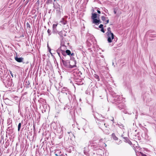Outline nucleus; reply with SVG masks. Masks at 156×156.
<instances>
[{
	"instance_id": "nucleus-23",
	"label": "nucleus",
	"mask_w": 156,
	"mask_h": 156,
	"mask_svg": "<svg viewBox=\"0 0 156 156\" xmlns=\"http://www.w3.org/2000/svg\"><path fill=\"white\" fill-rule=\"evenodd\" d=\"M23 123V121H22L21 122L19 123L18 126V130L19 131L21 129V125Z\"/></svg>"
},
{
	"instance_id": "nucleus-21",
	"label": "nucleus",
	"mask_w": 156,
	"mask_h": 156,
	"mask_svg": "<svg viewBox=\"0 0 156 156\" xmlns=\"http://www.w3.org/2000/svg\"><path fill=\"white\" fill-rule=\"evenodd\" d=\"M59 23H61L62 24L65 25L67 24V21L66 20H65L64 18H62Z\"/></svg>"
},
{
	"instance_id": "nucleus-36",
	"label": "nucleus",
	"mask_w": 156,
	"mask_h": 156,
	"mask_svg": "<svg viewBox=\"0 0 156 156\" xmlns=\"http://www.w3.org/2000/svg\"><path fill=\"white\" fill-rule=\"evenodd\" d=\"M94 144V141H90L89 142V144L88 145V147H89L90 146V145H93V144Z\"/></svg>"
},
{
	"instance_id": "nucleus-33",
	"label": "nucleus",
	"mask_w": 156,
	"mask_h": 156,
	"mask_svg": "<svg viewBox=\"0 0 156 156\" xmlns=\"http://www.w3.org/2000/svg\"><path fill=\"white\" fill-rule=\"evenodd\" d=\"M91 147L94 149V150L96 151V149L98 147V146L96 145H91Z\"/></svg>"
},
{
	"instance_id": "nucleus-26",
	"label": "nucleus",
	"mask_w": 156,
	"mask_h": 156,
	"mask_svg": "<svg viewBox=\"0 0 156 156\" xmlns=\"http://www.w3.org/2000/svg\"><path fill=\"white\" fill-rule=\"evenodd\" d=\"M53 7L55 9H57V8H60V5L58 4H55L54 3H53Z\"/></svg>"
},
{
	"instance_id": "nucleus-12",
	"label": "nucleus",
	"mask_w": 156,
	"mask_h": 156,
	"mask_svg": "<svg viewBox=\"0 0 156 156\" xmlns=\"http://www.w3.org/2000/svg\"><path fill=\"white\" fill-rule=\"evenodd\" d=\"M24 85L27 88H29L30 87V83L29 81L25 80L24 82Z\"/></svg>"
},
{
	"instance_id": "nucleus-39",
	"label": "nucleus",
	"mask_w": 156,
	"mask_h": 156,
	"mask_svg": "<svg viewBox=\"0 0 156 156\" xmlns=\"http://www.w3.org/2000/svg\"><path fill=\"white\" fill-rule=\"evenodd\" d=\"M8 124H12V121L9 118L7 120Z\"/></svg>"
},
{
	"instance_id": "nucleus-62",
	"label": "nucleus",
	"mask_w": 156,
	"mask_h": 156,
	"mask_svg": "<svg viewBox=\"0 0 156 156\" xmlns=\"http://www.w3.org/2000/svg\"><path fill=\"white\" fill-rule=\"evenodd\" d=\"M29 2V0H27L25 2V5H26Z\"/></svg>"
},
{
	"instance_id": "nucleus-29",
	"label": "nucleus",
	"mask_w": 156,
	"mask_h": 156,
	"mask_svg": "<svg viewBox=\"0 0 156 156\" xmlns=\"http://www.w3.org/2000/svg\"><path fill=\"white\" fill-rule=\"evenodd\" d=\"M58 31L57 30L56 28H53L52 33L54 34H57Z\"/></svg>"
},
{
	"instance_id": "nucleus-10",
	"label": "nucleus",
	"mask_w": 156,
	"mask_h": 156,
	"mask_svg": "<svg viewBox=\"0 0 156 156\" xmlns=\"http://www.w3.org/2000/svg\"><path fill=\"white\" fill-rule=\"evenodd\" d=\"M9 25L8 23H5L0 27V29L2 31H6L8 29Z\"/></svg>"
},
{
	"instance_id": "nucleus-18",
	"label": "nucleus",
	"mask_w": 156,
	"mask_h": 156,
	"mask_svg": "<svg viewBox=\"0 0 156 156\" xmlns=\"http://www.w3.org/2000/svg\"><path fill=\"white\" fill-rule=\"evenodd\" d=\"M123 138L124 139V141L126 143H127L129 145H132V143L131 141L126 137H124Z\"/></svg>"
},
{
	"instance_id": "nucleus-54",
	"label": "nucleus",
	"mask_w": 156,
	"mask_h": 156,
	"mask_svg": "<svg viewBox=\"0 0 156 156\" xmlns=\"http://www.w3.org/2000/svg\"><path fill=\"white\" fill-rule=\"evenodd\" d=\"M78 80H77V81H76V84H77V85H80L81 84H80V83H81V82H80V81H78Z\"/></svg>"
},
{
	"instance_id": "nucleus-49",
	"label": "nucleus",
	"mask_w": 156,
	"mask_h": 156,
	"mask_svg": "<svg viewBox=\"0 0 156 156\" xmlns=\"http://www.w3.org/2000/svg\"><path fill=\"white\" fill-rule=\"evenodd\" d=\"M58 24V23L57 24H53V25L52 28H56V27H57Z\"/></svg>"
},
{
	"instance_id": "nucleus-24",
	"label": "nucleus",
	"mask_w": 156,
	"mask_h": 156,
	"mask_svg": "<svg viewBox=\"0 0 156 156\" xmlns=\"http://www.w3.org/2000/svg\"><path fill=\"white\" fill-rule=\"evenodd\" d=\"M94 76L95 79L97 80V81H100L99 76L98 75L96 74H94Z\"/></svg>"
},
{
	"instance_id": "nucleus-58",
	"label": "nucleus",
	"mask_w": 156,
	"mask_h": 156,
	"mask_svg": "<svg viewBox=\"0 0 156 156\" xmlns=\"http://www.w3.org/2000/svg\"><path fill=\"white\" fill-rule=\"evenodd\" d=\"M99 10H100V9L99 8H98V9L97 10V12L98 14H100L101 13V11Z\"/></svg>"
},
{
	"instance_id": "nucleus-43",
	"label": "nucleus",
	"mask_w": 156,
	"mask_h": 156,
	"mask_svg": "<svg viewBox=\"0 0 156 156\" xmlns=\"http://www.w3.org/2000/svg\"><path fill=\"white\" fill-rule=\"evenodd\" d=\"M118 8L117 7L114 8V12L115 14H116L118 10Z\"/></svg>"
},
{
	"instance_id": "nucleus-40",
	"label": "nucleus",
	"mask_w": 156,
	"mask_h": 156,
	"mask_svg": "<svg viewBox=\"0 0 156 156\" xmlns=\"http://www.w3.org/2000/svg\"><path fill=\"white\" fill-rule=\"evenodd\" d=\"M114 39V40L113 41V40H112V42L113 43H115V42H116L117 41V37H115V36L114 37V38L113 39V40Z\"/></svg>"
},
{
	"instance_id": "nucleus-14",
	"label": "nucleus",
	"mask_w": 156,
	"mask_h": 156,
	"mask_svg": "<svg viewBox=\"0 0 156 156\" xmlns=\"http://www.w3.org/2000/svg\"><path fill=\"white\" fill-rule=\"evenodd\" d=\"M96 151H97V154L99 155L100 156H102V154H104V151L103 150L100 148H98L96 149Z\"/></svg>"
},
{
	"instance_id": "nucleus-52",
	"label": "nucleus",
	"mask_w": 156,
	"mask_h": 156,
	"mask_svg": "<svg viewBox=\"0 0 156 156\" xmlns=\"http://www.w3.org/2000/svg\"><path fill=\"white\" fill-rule=\"evenodd\" d=\"M47 47H48V51L49 52H50V51H51V49L49 47V45H48V44H47Z\"/></svg>"
},
{
	"instance_id": "nucleus-41",
	"label": "nucleus",
	"mask_w": 156,
	"mask_h": 156,
	"mask_svg": "<svg viewBox=\"0 0 156 156\" xmlns=\"http://www.w3.org/2000/svg\"><path fill=\"white\" fill-rule=\"evenodd\" d=\"M52 2V0H47L46 2V4L48 5L50 4H51Z\"/></svg>"
},
{
	"instance_id": "nucleus-4",
	"label": "nucleus",
	"mask_w": 156,
	"mask_h": 156,
	"mask_svg": "<svg viewBox=\"0 0 156 156\" xmlns=\"http://www.w3.org/2000/svg\"><path fill=\"white\" fill-rule=\"evenodd\" d=\"M107 35V41L108 43H111L114 38L115 36L113 33H112L111 30V28L108 27L107 28V32L106 33Z\"/></svg>"
},
{
	"instance_id": "nucleus-32",
	"label": "nucleus",
	"mask_w": 156,
	"mask_h": 156,
	"mask_svg": "<svg viewBox=\"0 0 156 156\" xmlns=\"http://www.w3.org/2000/svg\"><path fill=\"white\" fill-rule=\"evenodd\" d=\"M61 54L62 57H64L65 56H66L67 55L65 51H63L62 50H61Z\"/></svg>"
},
{
	"instance_id": "nucleus-63",
	"label": "nucleus",
	"mask_w": 156,
	"mask_h": 156,
	"mask_svg": "<svg viewBox=\"0 0 156 156\" xmlns=\"http://www.w3.org/2000/svg\"><path fill=\"white\" fill-rule=\"evenodd\" d=\"M93 50L94 51H95V45H93Z\"/></svg>"
},
{
	"instance_id": "nucleus-37",
	"label": "nucleus",
	"mask_w": 156,
	"mask_h": 156,
	"mask_svg": "<svg viewBox=\"0 0 156 156\" xmlns=\"http://www.w3.org/2000/svg\"><path fill=\"white\" fill-rule=\"evenodd\" d=\"M63 40H62L61 41V40H60V47H64V46H66V45H65L64 42H63Z\"/></svg>"
},
{
	"instance_id": "nucleus-34",
	"label": "nucleus",
	"mask_w": 156,
	"mask_h": 156,
	"mask_svg": "<svg viewBox=\"0 0 156 156\" xmlns=\"http://www.w3.org/2000/svg\"><path fill=\"white\" fill-rule=\"evenodd\" d=\"M65 51L67 55L70 56V55L71 54V52L70 50L67 49Z\"/></svg>"
},
{
	"instance_id": "nucleus-61",
	"label": "nucleus",
	"mask_w": 156,
	"mask_h": 156,
	"mask_svg": "<svg viewBox=\"0 0 156 156\" xmlns=\"http://www.w3.org/2000/svg\"><path fill=\"white\" fill-rule=\"evenodd\" d=\"M101 22H102L100 20V19L99 18V20H98V25L100 23H101Z\"/></svg>"
},
{
	"instance_id": "nucleus-15",
	"label": "nucleus",
	"mask_w": 156,
	"mask_h": 156,
	"mask_svg": "<svg viewBox=\"0 0 156 156\" xmlns=\"http://www.w3.org/2000/svg\"><path fill=\"white\" fill-rule=\"evenodd\" d=\"M5 147L6 148L9 145L11 141V140L6 139L5 140Z\"/></svg>"
},
{
	"instance_id": "nucleus-2",
	"label": "nucleus",
	"mask_w": 156,
	"mask_h": 156,
	"mask_svg": "<svg viewBox=\"0 0 156 156\" xmlns=\"http://www.w3.org/2000/svg\"><path fill=\"white\" fill-rule=\"evenodd\" d=\"M0 80L3 82L5 87L7 88L12 89L14 86L12 80L9 74L6 76H1Z\"/></svg>"
},
{
	"instance_id": "nucleus-7",
	"label": "nucleus",
	"mask_w": 156,
	"mask_h": 156,
	"mask_svg": "<svg viewBox=\"0 0 156 156\" xmlns=\"http://www.w3.org/2000/svg\"><path fill=\"white\" fill-rule=\"evenodd\" d=\"M70 83H72V80H73L74 81H77V80H80V77L76 73H74L71 75L70 77Z\"/></svg>"
},
{
	"instance_id": "nucleus-20",
	"label": "nucleus",
	"mask_w": 156,
	"mask_h": 156,
	"mask_svg": "<svg viewBox=\"0 0 156 156\" xmlns=\"http://www.w3.org/2000/svg\"><path fill=\"white\" fill-rule=\"evenodd\" d=\"M61 48H59L56 50V52L60 58V60L61 59V57H62V55L60 54V53H61V50H62Z\"/></svg>"
},
{
	"instance_id": "nucleus-13",
	"label": "nucleus",
	"mask_w": 156,
	"mask_h": 156,
	"mask_svg": "<svg viewBox=\"0 0 156 156\" xmlns=\"http://www.w3.org/2000/svg\"><path fill=\"white\" fill-rule=\"evenodd\" d=\"M70 56L68 55H67L64 57H61V59L60 61L65 60L66 61H69L70 59Z\"/></svg>"
},
{
	"instance_id": "nucleus-30",
	"label": "nucleus",
	"mask_w": 156,
	"mask_h": 156,
	"mask_svg": "<svg viewBox=\"0 0 156 156\" xmlns=\"http://www.w3.org/2000/svg\"><path fill=\"white\" fill-rule=\"evenodd\" d=\"M56 10V13L58 15H60L61 14V11H60V8H57V9H55Z\"/></svg>"
},
{
	"instance_id": "nucleus-48",
	"label": "nucleus",
	"mask_w": 156,
	"mask_h": 156,
	"mask_svg": "<svg viewBox=\"0 0 156 156\" xmlns=\"http://www.w3.org/2000/svg\"><path fill=\"white\" fill-rule=\"evenodd\" d=\"M35 4L36 5L39 6L40 5L39 0H38L37 2Z\"/></svg>"
},
{
	"instance_id": "nucleus-38",
	"label": "nucleus",
	"mask_w": 156,
	"mask_h": 156,
	"mask_svg": "<svg viewBox=\"0 0 156 156\" xmlns=\"http://www.w3.org/2000/svg\"><path fill=\"white\" fill-rule=\"evenodd\" d=\"M70 58H71L70 60H71L72 61H73V62L74 63V64H75V61H76L75 60L74 58L73 57L71 56Z\"/></svg>"
},
{
	"instance_id": "nucleus-55",
	"label": "nucleus",
	"mask_w": 156,
	"mask_h": 156,
	"mask_svg": "<svg viewBox=\"0 0 156 156\" xmlns=\"http://www.w3.org/2000/svg\"><path fill=\"white\" fill-rule=\"evenodd\" d=\"M88 50L90 51V53L92 54H93L94 52L93 51V50L91 49V48H89L88 49Z\"/></svg>"
},
{
	"instance_id": "nucleus-8",
	"label": "nucleus",
	"mask_w": 156,
	"mask_h": 156,
	"mask_svg": "<svg viewBox=\"0 0 156 156\" xmlns=\"http://www.w3.org/2000/svg\"><path fill=\"white\" fill-rule=\"evenodd\" d=\"M65 32V31H62V30L58 32V34L59 36V37L60 40H61V41L63 40L64 38V36H66V34Z\"/></svg>"
},
{
	"instance_id": "nucleus-47",
	"label": "nucleus",
	"mask_w": 156,
	"mask_h": 156,
	"mask_svg": "<svg viewBox=\"0 0 156 156\" xmlns=\"http://www.w3.org/2000/svg\"><path fill=\"white\" fill-rule=\"evenodd\" d=\"M47 32H48V34L49 36H50V35H51V31L49 29H48V30Z\"/></svg>"
},
{
	"instance_id": "nucleus-1",
	"label": "nucleus",
	"mask_w": 156,
	"mask_h": 156,
	"mask_svg": "<svg viewBox=\"0 0 156 156\" xmlns=\"http://www.w3.org/2000/svg\"><path fill=\"white\" fill-rule=\"evenodd\" d=\"M111 101L115 105L117 106L118 108L121 110L126 108V105L122 103V96L117 95L114 92L111 93Z\"/></svg>"
},
{
	"instance_id": "nucleus-51",
	"label": "nucleus",
	"mask_w": 156,
	"mask_h": 156,
	"mask_svg": "<svg viewBox=\"0 0 156 156\" xmlns=\"http://www.w3.org/2000/svg\"><path fill=\"white\" fill-rule=\"evenodd\" d=\"M8 129H9L10 128H12V124H8Z\"/></svg>"
},
{
	"instance_id": "nucleus-45",
	"label": "nucleus",
	"mask_w": 156,
	"mask_h": 156,
	"mask_svg": "<svg viewBox=\"0 0 156 156\" xmlns=\"http://www.w3.org/2000/svg\"><path fill=\"white\" fill-rule=\"evenodd\" d=\"M118 125L121 128H122L124 126L121 123H120V124H118Z\"/></svg>"
},
{
	"instance_id": "nucleus-56",
	"label": "nucleus",
	"mask_w": 156,
	"mask_h": 156,
	"mask_svg": "<svg viewBox=\"0 0 156 156\" xmlns=\"http://www.w3.org/2000/svg\"><path fill=\"white\" fill-rule=\"evenodd\" d=\"M105 24H106L108 23L109 22V19H107V20H106V21L105 22Z\"/></svg>"
},
{
	"instance_id": "nucleus-28",
	"label": "nucleus",
	"mask_w": 156,
	"mask_h": 156,
	"mask_svg": "<svg viewBox=\"0 0 156 156\" xmlns=\"http://www.w3.org/2000/svg\"><path fill=\"white\" fill-rule=\"evenodd\" d=\"M112 136L113 139L115 140H117L118 138L115 136V134L113 133L112 134Z\"/></svg>"
},
{
	"instance_id": "nucleus-22",
	"label": "nucleus",
	"mask_w": 156,
	"mask_h": 156,
	"mask_svg": "<svg viewBox=\"0 0 156 156\" xmlns=\"http://www.w3.org/2000/svg\"><path fill=\"white\" fill-rule=\"evenodd\" d=\"M99 18H98L92 20V23H94L96 25H98V21Z\"/></svg>"
},
{
	"instance_id": "nucleus-60",
	"label": "nucleus",
	"mask_w": 156,
	"mask_h": 156,
	"mask_svg": "<svg viewBox=\"0 0 156 156\" xmlns=\"http://www.w3.org/2000/svg\"><path fill=\"white\" fill-rule=\"evenodd\" d=\"M9 73H10V74L11 75V76H12V77H13V74L12 73V72L11 71H10Z\"/></svg>"
},
{
	"instance_id": "nucleus-57",
	"label": "nucleus",
	"mask_w": 156,
	"mask_h": 156,
	"mask_svg": "<svg viewBox=\"0 0 156 156\" xmlns=\"http://www.w3.org/2000/svg\"><path fill=\"white\" fill-rule=\"evenodd\" d=\"M27 27H29V28H30V24H29V23L28 22L27 23Z\"/></svg>"
},
{
	"instance_id": "nucleus-53",
	"label": "nucleus",
	"mask_w": 156,
	"mask_h": 156,
	"mask_svg": "<svg viewBox=\"0 0 156 156\" xmlns=\"http://www.w3.org/2000/svg\"><path fill=\"white\" fill-rule=\"evenodd\" d=\"M104 27V25L103 24H100L99 25L98 28L101 29V28H103V27Z\"/></svg>"
},
{
	"instance_id": "nucleus-50",
	"label": "nucleus",
	"mask_w": 156,
	"mask_h": 156,
	"mask_svg": "<svg viewBox=\"0 0 156 156\" xmlns=\"http://www.w3.org/2000/svg\"><path fill=\"white\" fill-rule=\"evenodd\" d=\"M101 30H100V31L103 32V33H104L105 32V29H104V28L103 27V28H101Z\"/></svg>"
},
{
	"instance_id": "nucleus-19",
	"label": "nucleus",
	"mask_w": 156,
	"mask_h": 156,
	"mask_svg": "<svg viewBox=\"0 0 156 156\" xmlns=\"http://www.w3.org/2000/svg\"><path fill=\"white\" fill-rule=\"evenodd\" d=\"M98 17V14L96 12H93L92 13V16L91 18L93 20L97 18Z\"/></svg>"
},
{
	"instance_id": "nucleus-17",
	"label": "nucleus",
	"mask_w": 156,
	"mask_h": 156,
	"mask_svg": "<svg viewBox=\"0 0 156 156\" xmlns=\"http://www.w3.org/2000/svg\"><path fill=\"white\" fill-rule=\"evenodd\" d=\"M86 43L87 44V45L88 47H90V46L92 45V44H93V42L92 40L91 39H88L86 41Z\"/></svg>"
},
{
	"instance_id": "nucleus-42",
	"label": "nucleus",
	"mask_w": 156,
	"mask_h": 156,
	"mask_svg": "<svg viewBox=\"0 0 156 156\" xmlns=\"http://www.w3.org/2000/svg\"><path fill=\"white\" fill-rule=\"evenodd\" d=\"M7 130L10 132L11 133H12L13 132V130L12 128H10L9 129H7Z\"/></svg>"
},
{
	"instance_id": "nucleus-46",
	"label": "nucleus",
	"mask_w": 156,
	"mask_h": 156,
	"mask_svg": "<svg viewBox=\"0 0 156 156\" xmlns=\"http://www.w3.org/2000/svg\"><path fill=\"white\" fill-rule=\"evenodd\" d=\"M123 110H122V112H123L125 114H129L127 112V111H126V110H125V109H123Z\"/></svg>"
},
{
	"instance_id": "nucleus-16",
	"label": "nucleus",
	"mask_w": 156,
	"mask_h": 156,
	"mask_svg": "<svg viewBox=\"0 0 156 156\" xmlns=\"http://www.w3.org/2000/svg\"><path fill=\"white\" fill-rule=\"evenodd\" d=\"M71 96V100L70 101L71 102L72 101L73 102L74 101L75 102L76 101V96L75 95L73 94V95H70ZM69 98V100L70 101V99L69 96H68Z\"/></svg>"
},
{
	"instance_id": "nucleus-64",
	"label": "nucleus",
	"mask_w": 156,
	"mask_h": 156,
	"mask_svg": "<svg viewBox=\"0 0 156 156\" xmlns=\"http://www.w3.org/2000/svg\"><path fill=\"white\" fill-rule=\"evenodd\" d=\"M104 11L106 13H108V11L107 9H105L104 10Z\"/></svg>"
},
{
	"instance_id": "nucleus-11",
	"label": "nucleus",
	"mask_w": 156,
	"mask_h": 156,
	"mask_svg": "<svg viewBox=\"0 0 156 156\" xmlns=\"http://www.w3.org/2000/svg\"><path fill=\"white\" fill-rule=\"evenodd\" d=\"M38 102L39 103L40 106L41 105L42 106H44L45 104H46V101L45 99L42 98H40L38 100Z\"/></svg>"
},
{
	"instance_id": "nucleus-27",
	"label": "nucleus",
	"mask_w": 156,
	"mask_h": 156,
	"mask_svg": "<svg viewBox=\"0 0 156 156\" xmlns=\"http://www.w3.org/2000/svg\"><path fill=\"white\" fill-rule=\"evenodd\" d=\"M101 19L103 21V23L105 24V22L106 20V17L104 16H102L101 17Z\"/></svg>"
},
{
	"instance_id": "nucleus-6",
	"label": "nucleus",
	"mask_w": 156,
	"mask_h": 156,
	"mask_svg": "<svg viewBox=\"0 0 156 156\" xmlns=\"http://www.w3.org/2000/svg\"><path fill=\"white\" fill-rule=\"evenodd\" d=\"M14 59L18 62H23V64H28L29 62L28 61H23L24 58L23 57H18L16 54V56H14Z\"/></svg>"
},
{
	"instance_id": "nucleus-5",
	"label": "nucleus",
	"mask_w": 156,
	"mask_h": 156,
	"mask_svg": "<svg viewBox=\"0 0 156 156\" xmlns=\"http://www.w3.org/2000/svg\"><path fill=\"white\" fill-rule=\"evenodd\" d=\"M60 61L61 62H62L64 66L67 69H72L76 67V61H75V64L71 65L70 64L71 62L70 61H66L63 60V61Z\"/></svg>"
},
{
	"instance_id": "nucleus-59",
	"label": "nucleus",
	"mask_w": 156,
	"mask_h": 156,
	"mask_svg": "<svg viewBox=\"0 0 156 156\" xmlns=\"http://www.w3.org/2000/svg\"><path fill=\"white\" fill-rule=\"evenodd\" d=\"M74 53H71V54L70 55V56H74Z\"/></svg>"
},
{
	"instance_id": "nucleus-44",
	"label": "nucleus",
	"mask_w": 156,
	"mask_h": 156,
	"mask_svg": "<svg viewBox=\"0 0 156 156\" xmlns=\"http://www.w3.org/2000/svg\"><path fill=\"white\" fill-rule=\"evenodd\" d=\"M59 48H61V49L63 51H65V50L67 49L66 46L60 47Z\"/></svg>"
},
{
	"instance_id": "nucleus-31",
	"label": "nucleus",
	"mask_w": 156,
	"mask_h": 156,
	"mask_svg": "<svg viewBox=\"0 0 156 156\" xmlns=\"http://www.w3.org/2000/svg\"><path fill=\"white\" fill-rule=\"evenodd\" d=\"M68 89L66 87H63L62 88V90L61 91L62 93H63L64 92L67 90Z\"/></svg>"
},
{
	"instance_id": "nucleus-25",
	"label": "nucleus",
	"mask_w": 156,
	"mask_h": 156,
	"mask_svg": "<svg viewBox=\"0 0 156 156\" xmlns=\"http://www.w3.org/2000/svg\"><path fill=\"white\" fill-rule=\"evenodd\" d=\"M84 153L87 156H89L90 154L89 153V151L88 150H86L85 149L84 150Z\"/></svg>"
},
{
	"instance_id": "nucleus-3",
	"label": "nucleus",
	"mask_w": 156,
	"mask_h": 156,
	"mask_svg": "<svg viewBox=\"0 0 156 156\" xmlns=\"http://www.w3.org/2000/svg\"><path fill=\"white\" fill-rule=\"evenodd\" d=\"M51 128L54 129L55 133H56L58 134L60 136V138L62 137V135L63 133V131L60 125H58L55 122L52 123L51 125Z\"/></svg>"
},
{
	"instance_id": "nucleus-9",
	"label": "nucleus",
	"mask_w": 156,
	"mask_h": 156,
	"mask_svg": "<svg viewBox=\"0 0 156 156\" xmlns=\"http://www.w3.org/2000/svg\"><path fill=\"white\" fill-rule=\"evenodd\" d=\"M7 72V71H6L5 68L4 67L3 68H1L0 69V79L1 78V76H6V73Z\"/></svg>"
},
{
	"instance_id": "nucleus-35",
	"label": "nucleus",
	"mask_w": 156,
	"mask_h": 156,
	"mask_svg": "<svg viewBox=\"0 0 156 156\" xmlns=\"http://www.w3.org/2000/svg\"><path fill=\"white\" fill-rule=\"evenodd\" d=\"M63 94H65L66 95H71V92L69 90V89L67 90L66 91H65L63 93Z\"/></svg>"
}]
</instances>
